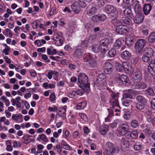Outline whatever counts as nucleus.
<instances>
[{
  "label": "nucleus",
  "mask_w": 155,
  "mask_h": 155,
  "mask_svg": "<svg viewBox=\"0 0 155 155\" xmlns=\"http://www.w3.org/2000/svg\"><path fill=\"white\" fill-rule=\"evenodd\" d=\"M119 149L117 146H114V144L110 142H107L106 144L104 152L105 155H112L114 153H118Z\"/></svg>",
  "instance_id": "nucleus-1"
},
{
  "label": "nucleus",
  "mask_w": 155,
  "mask_h": 155,
  "mask_svg": "<svg viewBox=\"0 0 155 155\" xmlns=\"http://www.w3.org/2000/svg\"><path fill=\"white\" fill-rule=\"evenodd\" d=\"M88 79L87 76L84 73H81L78 76V81L80 86L82 88H89L90 84L88 83Z\"/></svg>",
  "instance_id": "nucleus-2"
},
{
  "label": "nucleus",
  "mask_w": 155,
  "mask_h": 155,
  "mask_svg": "<svg viewBox=\"0 0 155 155\" xmlns=\"http://www.w3.org/2000/svg\"><path fill=\"white\" fill-rule=\"evenodd\" d=\"M119 94L118 93H115L112 91L111 94L110 101V103L112 107L114 108V107H116L120 108L118 101Z\"/></svg>",
  "instance_id": "nucleus-3"
},
{
  "label": "nucleus",
  "mask_w": 155,
  "mask_h": 155,
  "mask_svg": "<svg viewBox=\"0 0 155 155\" xmlns=\"http://www.w3.org/2000/svg\"><path fill=\"white\" fill-rule=\"evenodd\" d=\"M130 4V6L134 8L136 13H141V12H142V8L139 1L137 0H132Z\"/></svg>",
  "instance_id": "nucleus-4"
},
{
  "label": "nucleus",
  "mask_w": 155,
  "mask_h": 155,
  "mask_svg": "<svg viewBox=\"0 0 155 155\" xmlns=\"http://www.w3.org/2000/svg\"><path fill=\"white\" fill-rule=\"evenodd\" d=\"M119 134L123 136H125L127 137L128 134V132H130L128 130V126L126 124H122L119 126Z\"/></svg>",
  "instance_id": "nucleus-5"
},
{
  "label": "nucleus",
  "mask_w": 155,
  "mask_h": 155,
  "mask_svg": "<svg viewBox=\"0 0 155 155\" xmlns=\"http://www.w3.org/2000/svg\"><path fill=\"white\" fill-rule=\"evenodd\" d=\"M145 44L146 41L144 39H139L135 44V50L138 53H140Z\"/></svg>",
  "instance_id": "nucleus-6"
},
{
  "label": "nucleus",
  "mask_w": 155,
  "mask_h": 155,
  "mask_svg": "<svg viewBox=\"0 0 155 155\" xmlns=\"http://www.w3.org/2000/svg\"><path fill=\"white\" fill-rule=\"evenodd\" d=\"M128 132V134L126 138L129 139L128 140L129 143L132 144L134 142L132 140H136L138 138V133L136 131H134L131 132L130 131Z\"/></svg>",
  "instance_id": "nucleus-7"
},
{
  "label": "nucleus",
  "mask_w": 155,
  "mask_h": 155,
  "mask_svg": "<svg viewBox=\"0 0 155 155\" xmlns=\"http://www.w3.org/2000/svg\"><path fill=\"white\" fill-rule=\"evenodd\" d=\"M116 31L118 34L124 35L128 32V28L124 25H120L116 27Z\"/></svg>",
  "instance_id": "nucleus-8"
},
{
  "label": "nucleus",
  "mask_w": 155,
  "mask_h": 155,
  "mask_svg": "<svg viewBox=\"0 0 155 155\" xmlns=\"http://www.w3.org/2000/svg\"><path fill=\"white\" fill-rule=\"evenodd\" d=\"M106 78L105 75L103 74H101L99 75L95 82V84L99 87H102L106 84L105 79Z\"/></svg>",
  "instance_id": "nucleus-9"
},
{
  "label": "nucleus",
  "mask_w": 155,
  "mask_h": 155,
  "mask_svg": "<svg viewBox=\"0 0 155 155\" xmlns=\"http://www.w3.org/2000/svg\"><path fill=\"white\" fill-rule=\"evenodd\" d=\"M105 12L108 14H114L117 11V8L111 5H107L105 7Z\"/></svg>",
  "instance_id": "nucleus-10"
},
{
  "label": "nucleus",
  "mask_w": 155,
  "mask_h": 155,
  "mask_svg": "<svg viewBox=\"0 0 155 155\" xmlns=\"http://www.w3.org/2000/svg\"><path fill=\"white\" fill-rule=\"evenodd\" d=\"M54 42L55 44L58 46H61L62 44V37L57 34H55L53 36Z\"/></svg>",
  "instance_id": "nucleus-11"
},
{
  "label": "nucleus",
  "mask_w": 155,
  "mask_h": 155,
  "mask_svg": "<svg viewBox=\"0 0 155 155\" xmlns=\"http://www.w3.org/2000/svg\"><path fill=\"white\" fill-rule=\"evenodd\" d=\"M113 66L110 63L107 62L105 64L104 71L106 74H111L113 71Z\"/></svg>",
  "instance_id": "nucleus-12"
},
{
  "label": "nucleus",
  "mask_w": 155,
  "mask_h": 155,
  "mask_svg": "<svg viewBox=\"0 0 155 155\" xmlns=\"http://www.w3.org/2000/svg\"><path fill=\"white\" fill-rule=\"evenodd\" d=\"M143 18L144 16L143 13L137 14L134 18V21L135 23L139 24L143 21Z\"/></svg>",
  "instance_id": "nucleus-13"
},
{
  "label": "nucleus",
  "mask_w": 155,
  "mask_h": 155,
  "mask_svg": "<svg viewBox=\"0 0 155 155\" xmlns=\"http://www.w3.org/2000/svg\"><path fill=\"white\" fill-rule=\"evenodd\" d=\"M111 43V41L108 38H104L101 40L100 42V45L101 46H103L107 48L108 45Z\"/></svg>",
  "instance_id": "nucleus-14"
},
{
  "label": "nucleus",
  "mask_w": 155,
  "mask_h": 155,
  "mask_svg": "<svg viewBox=\"0 0 155 155\" xmlns=\"http://www.w3.org/2000/svg\"><path fill=\"white\" fill-rule=\"evenodd\" d=\"M84 53V50L82 48H77L75 49L74 53V57L79 58L82 56Z\"/></svg>",
  "instance_id": "nucleus-15"
},
{
  "label": "nucleus",
  "mask_w": 155,
  "mask_h": 155,
  "mask_svg": "<svg viewBox=\"0 0 155 155\" xmlns=\"http://www.w3.org/2000/svg\"><path fill=\"white\" fill-rule=\"evenodd\" d=\"M148 68V70L149 72L153 74V73L155 74V61L151 60Z\"/></svg>",
  "instance_id": "nucleus-16"
},
{
  "label": "nucleus",
  "mask_w": 155,
  "mask_h": 155,
  "mask_svg": "<svg viewBox=\"0 0 155 155\" xmlns=\"http://www.w3.org/2000/svg\"><path fill=\"white\" fill-rule=\"evenodd\" d=\"M144 55L149 56V57H152L153 54V49L150 47H146L144 48L143 51Z\"/></svg>",
  "instance_id": "nucleus-17"
},
{
  "label": "nucleus",
  "mask_w": 155,
  "mask_h": 155,
  "mask_svg": "<svg viewBox=\"0 0 155 155\" xmlns=\"http://www.w3.org/2000/svg\"><path fill=\"white\" fill-rule=\"evenodd\" d=\"M142 73L141 71L138 70L134 73V79L136 82L140 81L142 79Z\"/></svg>",
  "instance_id": "nucleus-18"
},
{
  "label": "nucleus",
  "mask_w": 155,
  "mask_h": 155,
  "mask_svg": "<svg viewBox=\"0 0 155 155\" xmlns=\"http://www.w3.org/2000/svg\"><path fill=\"white\" fill-rule=\"evenodd\" d=\"M97 8L95 6H91L89 8L87 11V14L88 15L91 16L95 14L97 12Z\"/></svg>",
  "instance_id": "nucleus-19"
},
{
  "label": "nucleus",
  "mask_w": 155,
  "mask_h": 155,
  "mask_svg": "<svg viewBox=\"0 0 155 155\" xmlns=\"http://www.w3.org/2000/svg\"><path fill=\"white\" fill-rule=\"evenodd\" d=\"M22 116V115L21 114H14L12 116V118L14 120L16 121L17 122L20 123L23 121L21 118Z\"/></svg>",
  "instance_id": "nucleus-20"
},
{
  "label": "nucleus",
  "mask_w": 155,
  "mask_h": 155,
  "mask_svg": "<svg viewBox=\"0 0 155 155\" xmlns=\"http://www.w3.org/2000/svg\"><path fill=\"white\" fill-rule=\"evenodd\" d=\"M71 7L73 11L76 13H78L81 10L80 5L77 2L72 4L71 5Z\"/></svg>",
  "instance_id": "nucleus-21"
},
{
  "label": "nucleus",
  "mask_w": 155,
  "mask_h": 155,
  "mask_svg": "<svg viewBox=\"0 0 155 155\" xmlns=\"http://www.w3.org/2000/svg\"><path fill=\"white\" fill-rule=\"evenodd\" d=\"M66 109L65 108L63 107H61L58 114L59 116L62 117L63 119H64L66 118Z\"/></svg>",
  "instance_id": "nucleus-22"
},
{
  "label": "nucleus",
  "mask_w": 155,
  "mask_h": 155,
  "mask_svg": "<svg viewBox=\"0 0 155 155\" xmlns=\"http://www.w3.org/2000/svg\"><path fill=\"white\" fill-rule=\"evenodd\" d=\"M134 38L132 37H127L125 39V43L128 46H131L134 43Z\"/></svg>",
  "instance_id": "nucleus-23"
},
{
  "label": "nucleus",
  "mask_w": 155,
  "mask_h": 155,
  "mask_svg": "<svg viewBox=\"0 0 155 155\" xmlns=\"http://www.w3.org/2000/svg\"><path fill=\"white\" fill-rule=\"evenodd\" d=\"M151 6L150 4H145L143 7V10L144 14L147 15L149 13L151 9Z\"/></svg>",
  "instance_id": "nucleus-24"
},
{
  "label": "nucleus",
  "mask_w": 155,
  "mask_h": 155,
  "mask_svg": "<svg viewBox=\"0 0 155 155\" xmlns=\"http://www.w3.org/2000/svg\"><path fill=\"white\" fill-rule=\"evenodd\" d=\"M131 56V54L127 51H124L121 54V57L126 60H127L129 59Z\"/></svg>",
  "instance_id": "nucleus-25"
},
{
  "label": "nucleus",
  "mask_w": 155,
  "mask_h": 155,
  "mask_svg": "<svg viewBox=\"0 0 155 155\" xmlns=\"http://www.w3.org/2000/svg\"><path fill=\"white\" fill-rule=\"evenodd\" d=\"M122 64L124 70L125 72L128 73L130 68V63L127 62H123Z\"/></svg>",
  "instance_id": "nucleus-26"
},
{
  "label": "nucleus",
  "mask_w": 155,
  "mask_h": 155,
  "mask_svg": "<svg viewBox=\"0 0 155 155\" xmlns=\"http://www.w3.org/2000/svg\"><path fill=\"white\" fill-rule=\"evenodd\" d=\"M108 127L107 125L101 126L100 128V134L102 135L105 134L108 130Z\"/></svg>",
  "instance_id": "nucleus-27"
},
{
  "label": "nucleus",
  "mask_w": 155,
  "mask_h": 155,
  "mask_svg": "<svg viewBox=\"0 0 155 155\" xmlns=\"http://www.w3.org/2000/svg\"><path fill=\"white\" fill-rule=\"evenodd\" d=\"M100 45L97 44H94L91 46L92 50L95 53H98L100 50Z\"/></svg>",
  "instance_id": "nucleus-28"
},
{
  "label": "nucleus",
  "mask_w": 155,
  "mask_h": 155,
  "mask_svg": "<svg viewBox=\"0 0 155 155\" xmlns=\"http://www.w3.org/2000/svg\"><path fill=\"white\" fill-rule=\"evenodd\" d=\"M87 103L85 101H83L78 103L76 106V108L78 109H83L86 106Z\"/></svg>",
  "instance_id": "nucleus-29"
},
{
  "label": "nucleus",
  "mask_w": 155,
  "mask_h": 155,
  "mask_svg": "<svg viewBox=\"0 0 155 155\" xmlns=\"http://www.w3.org/2000/svg\"><path fill=\"white\" fill-rule=\"evenodd\" d=\"M149 42L150 43H152L155 41V32H152L150 35L148 39Z\"/></svg>",
  "instance_id": "nucleus-30"
},
{
  "label": "nucleus",
  "mask_w": 155,
  "mask_h": 155,
  "mask_svg": "<svg viewBox=\"0 0 155 155\" xmlns=\"http://www.w3.org/2000/svg\"><path fill=\"white\" fill-rule=\"evenodd\" d=\"M31 137H32V136L28 134H26L24 135L22 138L24 140V143L26 144H28L30 142L28 141V139L30 138Z\"/></svg>",
  "instance_id": "nucleus-31"
},
{
  "label": "nucleus",
  "mask_w": 155,
  "mask_h": 155,
  "mask_svg": "<svg viewBox=\"0 0 155 155\" xmlns=\"http://www.w3.org/2000/svg\"><path fill=\"white\" fill-rule=\"evenodd\" d=\"M143 146L139 142H137L134 145V148L136 150H138L142 148Z\"/></svg>",
  "instance_id": "nucleus-32"
},
{
  "label": "nucleus",
  "mask_w": 155,
  "mask_h": 155,
  "mask_svg": "<svg viewBox=\"0 0 155 155\" xmlns=\"http://www.w3.org/2000/svg\"><path fill=\"white\" fill-rule=\"evenodd\" d=\"M124 14L129 17H130L132 13L131 9L130 8H127L124 10Z\"/></svg>",
  "instance_id": "nucleus-33"
},
{
  "label": "nucleus",
  "mask_w": 155,
  "mask_h": 155,
  "mask_svg": "<svg viewBox=\"0 0 155 155\" xmlns=\"http://www.w3.org/2000/svg\"><path fill=\"white\" fill-rule=\"evenodd\" d=\"M116 54V52L114 49H111L108 53V56L110 58L114 57Z\"/></svg>",
  "instance_id": "nucleus-34"
},
{
  "label": "nucleus",
  "mask_w": 155,
  "mask_h": 155,
  "mask_svg": "<svg viewBox=\"0 0 155 155\" xmlns=\"http://www.w3.org/2000/svg\"><path fill=\"white\" fill-rule=\"evenodd\" d=\"M139 89L141 90L145 89L147 86V83L145 82H141L138 83Z\"/></svg>",
  "instance_id": "nucleus-35"
},
{
  "label": "nucleus",
  "mask_w": 155,
  "mask_h": 155,
  "mask_svg": "<svg viewBox=\"0 0 155 155\" xmlns=\"http://www.w3.org/2000/svg\"><path fill=\"white\" fill-rule=\"evenodd\" d=\"M7 148L6 150L8 151H11L12 150V147L11 145V141L8 140L7 141Z\"/></svg>",
  "instance_id": "nucleus-36"
},
{
  "label": "nucleus",
  "mask_w": 155,
  "mask_h": 155,
  "mask_svg": "<svg viewBox=\"0 0 155 155\" xmlns=\"http://www.w3.org/2000/svg\"><path fill=\"white\" fill-rule=\"evenodd\" d=\"M88 64L90 68H93L97 66V62L95 60L92 59L90 61Z\"/></svg>",
  "instance_id": "nucleus-37"
},
{
  "label": "nucleus",
  "mask_w": 155,
  "mask_h": 155,
  "mask_svg": "<svg viewBox=\"0 0 155 155\" xmlns=\"http://www.w3.org/2000/svg\"><path fill=\"white\" fill-rule=\"evenodd\" d=\"M61 145L62 148L65 150H69L70 149V146L64 140L61 141Z\"/></svg>",
  "instance_id": "nucleus-38"
},
{
  "label": "nucleus",
  "mask_w": 155,
  "mask_h": 155,
  "mask_svg": "<svg viewBox=\"0 0 155 155\" xmlns=\"http://www.w3.org/2000/svg\"><path fill=\"white\" fill-rule=\"evenodd\" d=\"M130 125L131 127L134 128H136L139 125L137 121L135 120H133L131 121Z\"/></svg>",
  "instance_id": "nucleus-39"
},
{
  "label": "nucleus",
  "mask_w": 155,
  "mask_h": 155,
  "mask_svg": "<svg viewBox=\"0 0 155 155\" xmlns=\"http://www.w3.org/2000/svg\"><path fill=\"white\" fill-rule=\"evenodd\" d=\"M145 103L142 102H138L136 105V108L138 110H141L144 109V104Z\"/></svg>",
  "instance_id": "nucleus-40"
},
{
  "label": "nucleus",
  "mask_w": 155,
  "mask_h": 155,
  "mask_svg": "<svg viewBox=\"0 0 155 155\" xmlns=\"http://www.w3.org/2000/svg\"><path fill=\"white\" fill-rule=\"evenodd\" d=\"M132 98L133 97L131 94L125 92L123 94L122 100H125L127 99H132Z\"/></svg>",
  "instance_id": "nucleus-41"
},
{
  "label": "nucleus",
  "mask_w": 155,
  "mask_h": 155,
  "mask_svg": "<svg viewBox=\"0 0 155 155\" xmlns=\"http://www.w3.org/2000/svg\"><path fill=\"white\" fill-rule=\"evenodd\" d=\"M97 37L96 35H91L89 36L88 38V41L92 42L95 40Z\"/></svg>",
  "instance_id": "nucleus-42"
},
{
  "label": "nucleus",
  "mask_w": 155,
  "mask_h": 155,
  "mask_svg": "<svg viewBox=\"0 0 155 155\" xmlns=\"http://www.w3.org/2000/svg\"><path fill=\"white\" fill-rule=\"evenodd\" d=\"M132 101L130 100H126L122 101V104L125 106L127 107L129 106L132 104Z\"/></svg>",
  "instance_id": "nucleus-43"
},
{
  "label": "nucleus",
  "mask_w": 155,
  "mask_h": 155,
  "mask_svg": "<svg viewBox=\"0 0 155 155\" xmlns=\"http://www.w3.org/2000/svg\"><path fill=\"white\" fill-rule=\"evenodd\" d=\"M147 120L148 122L151 123L153 125H155V117H147Z\"/></svg>",
  "instance_id": "nucleus-44"
},
{
  "label": "nucleus",
  "mask_w": 155,
  "mask_h": 155,
  "mask_svg": "<svg viewBox=\"0 0 155 155\" xmlns=\"http://www.w3.org/2000/svg\"><path fill=\"white\" fill-rule=\"evenodd\" d=\"M47 53L48 54L50 55L55 54L57 53L56 50L55 49H54L51 50V48H48L47 49Z\"/></svg>",
  "instance_id": "nucleus-45"
},
{
  "label": "nucleus",
  "mask_w": 155,
  "mask_h": 155,
  "mask_svg": "<svg viewBox=\"0 0 155 155\" xmlns=\"http://www.w3.org/2000/svg\"><path fill=\"white\" fill-rule=\"evenodd\" d=\"M136 99L139 101V102H142L144 103H146V99L141 96H137L136 97Z\"/></svg>",
  "instance_id": "nucleus-46"
},
{
  "label": "nucleus",
  "mask_w": 155,
  "mask_h": 155,
  "mask_svg": "<svg viewBox=\"0 0 155 155\" xmlns=\"http://www.w3.org/2000/svg\"><path fill=\"white\" fill-rule=\"evenodd\" d=\"M145 91L146 94L150 96H153L154 94L153 90L151 88L147 89L145 90Z\"/></svg>",
  "instance_id": "nucleus-47"
},
{
  "label": "nucleus",
  "mask_w": 155,
  "mask_h": 155,
  "mask_svg": "<svg viewBox=\"0 0 155 155\" xmlns=\"http://www.w3.org/2000/svg\"><path fill=\"white\" fill-rule=\"evenodd\" d=\"M123 117L125 120L129 119L131 117L130 112L129 111L126 112L123 115Z\"/></svg>",
  "instance_id": "nucleus-48"
},
{
  "label": "nucleus",
  "mask_w": 155,
  "mask_h": 155,
  "mask_svg": "<svg viewBox=\"0 0 155 155\" xmlns=\"http://www.w3.org/2000/svg\"><path fill=\"white\" fill-rule=\"evenodd\" d=\"M121 44L122 42L119 39H117L114 44V47L117 48H119L121 46Z\"/></svg>",
  "instance_id": "nucleus-49"
},
{
  "label": "nucleus",
  "mask_w": 155,
  "mask_h": 155,
  "mask_svg": "<svg viewBox=\"0 0 155 155\" xmlns=\"http://www.w3.org/2000/svg\"><path fill=\"white\" fill-rule=\"evenodd\" d=\"M151 58V57H149V56L144 55L143 54V55L142 58V59L143 62H147L150 60V58Z\"/></svg>",
  "instance_id": "nucleus-50"
},
{
  "label": "nucleus",
  "mask_w": 155,
  "mask_h": 155,
  "mask_svg": "<svg viewBox=\"0 0 155 155\" xmlns=\"http://www.w3.org/2000/svg\"><path fill=\"white\" fill-rule=\"evenodd\" d=\"M141 28L142 29V32L145 35H147L148 33V31L145 25H143L141 27Z\"/></svg>",
  "instance_id": "nucleus-51"
},
{
  "label": "nucleus",
  "mask_w": 155,
  "mask_h": 155,
  "mask_svg": "<svg viewBox=\"0 0 155 155\" xmlns=\"http://www.w3.org/2000/svg\"><path fill=\"white\" fill-rule=\"evenodd\" d=\"M39 136L40 137V139L43 141L45 142H47L48 141V139H47V137L44 134H42L40 135H39Z\"/></svg>",
  "instance_id": "nucleus-52"
},
{
  "label": "nucleus",
  "mask_w": 155,
  "mask_h": 155,
  "mask_svg": "<svg viewBox=\"0 0 155 155\" xmlns=\"http://www.w3.org/2000/svg\"><path fill=\"white\" fill-rule=\"evenodd\" d=\"M120 78L123 84H124V82L126 83L127 82V78L123 74L120 76Z\"/></svg>",
  "instance_id": "nucleus-53"
},
{
  "label": "nucleus",
  "mask_w": 155,
  "mask_h": 155,
  "mask_svg": "<svg viewBox=\"0 0 155 155\" xmlns=\"http://www.w3.org/2000/svg\"><path fill=\"white\" fill-rule=\"evenodd\" d=\"M98 17L99 20L101 21H104L106 18V16L104 14L98 15Z\"/></svg>",
  "instance_id": "nucleus-54"
},
{
  "label": "nucleus",
  "mask_w": 155,
  "mask_h": 155,
  "mask_svg": "<svg viewBox=\"0 0 155 155\" xmlns=\"http://www.w3.org/2000/svg\"><path fill=\"white\" fill-rule=\"evenodd\" d=\"M91 56L90 53L87 54H84L83 57L84 62H87L90 60L91 58Z\"/></svg>",
  "instance_id": "nucleus-55"
},
{
  "label": "nucleus",
  "mask_w": 155,
  "mask_h": 155,
  "mask_svg": "<svg viewBox=\"0 0 155 155\" xmlns=\"http://www.w3.org/2000/svg\"><path fill=\"white\" fill-rule=\"evenodd\" d=\"M91 20L92 21L95 23H97L99 21L98 17V15H95L91 17Z\"/></svg>",
  "instance_id": "nucleus-56"
},
{
  "label": "nucleus",
  "mask_w": 155,
  "mask_h": 155,
  "mask_svg": "<svg viewBox=\"0 0 155 155\" xmlns=\"http://www.w3.org/2000/svg\"><path fill=\"white\" fill-rule=\"evenodd\" d=\"M124 23L126 25H129L130 23L131 20L128 18L125 17L123 18Z\"/></svg>",
  "instance_id": "nucleus-57"
},
{
  "label": "nucleus",
  "mask_w": 155,
  "mask_h": 155,
  "mask_svg": "<svg viewBox=\"0 0 155 155\" xmlns=\"http://www.w3.org/2000/svg\"><path fill=\"white\" fill-rule=\"evenodd\" d=\"M72 136L73 139L78 138L80 137V134L78 131H76L73 133Z\"/></svg>",
  "instance_id": "nucleus-58"
},
{
  "label": "nucleus",
  "mask_w": 155,
  "mask_h": 155,
  "mask_svg": "<svg viewBox=\"0 0 155 155\" xmlns=\"http://www.w3.org/2000/svg\"><path fill=\"white\" fill-rule=\"evenodd\" d=\"M97 4L100 7H102L105 5L104 1V0H98Z\"/></svg>",
  "instance_id": "nucleus-59"
},
{
  "label": "nucleus",
  "mask_w": 155,
  "mask_h": 155,
  "mask_svg": "<svg viewBox=\"0 0 155 155\" xmlns=\"http://www.w3.org/2000/svg\"><path fill=\"white\" fill-rule=\"evenodd\" d=\"M79 116L84 120L86 121L87 120L86 115L84 113H79Z\"/></svg>",
  "instance_id": "nucleus-60"
},
{
  "label": "nucleus",
  "mask_w": 155,
  "mask_h": 155,
  "mask_svg": "<svg viewBox=\"0 0 155 155\" xmlns=\"http://www.w3.org/2000/svg\"><path fill=\"white\" fill-rule=\"evenodd\" d=\"M145 113L148 116L147 117H151V116L152 115L153 113L151 110H146Z\"/></svg>",
  "instance_id": "nucleus-61"
},
{
  "label": "nucleus",
  "mask_w": 155,
  "mask_h": 155,
  "mask_svg": "<svg viewBox=\"0 0 155 155\" xmlns=\"http://www.w3.org/2000/svg\"><path fill=\"white\" fill-rule=\"evenodd\" d=\"M117 70L119 71V72L122 71L123 70L122 64H119L118 65V66L117 67Z\"/></svg>",
  "instance_id": "nucleus-62"
},
{
  "label": "nucleus",
  "mask_w": 155,
  "mask_h": 155,
  "mask_svg": "<svg viewBox=\"0 0 155 155\" xmlns=\"http://www.w3.org/2000/svg\"><path fill=\"white\" fill-rule=\"evenodd\" d=\"M76 94L78 95H82L84 94V91L82 90H79L76 91Z\"/></svg>",
  "instance_id": "nucleus-63"
},
{
  "label": "nucleus",
  "mask_w": 155,
  "mask_h": 155,
  "mask_svg": "<svg viewBox=\"0 0 155 155\" xmlns=\"http://www.w3.org/2000/svg\"><path fill=\"white\" fill-rule=\"evenodd\" d=\"M151 104L152 107L155 110V98L153 99L151 101Z\"/></svg>",
  "instance_id": "nucleus-64"
}]
</instances>
